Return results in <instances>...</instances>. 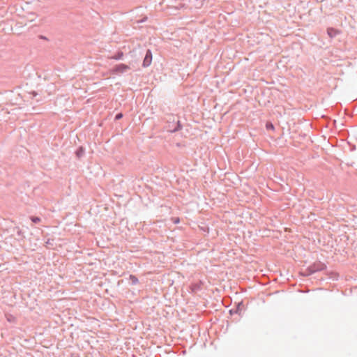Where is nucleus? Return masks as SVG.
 I'll return each mask as SVG.
<instances>
[{
  "label": "nucleus",
  "mask_w": 357,
  "mask_h": 357,
  "mask_svg": "<svg viewBox=\"0 0 357 357\" xmlns=\"http://www.w3.org/2000/svg\"><path fill=\"white\" fill-rule=\"evenodd\" d=\"M191 291L192 292H197L202 289V282L200 283H193L190 287Z\"/></svg>",
  "instance_id": "9"
},
{
  "label": "nucleus",
  "mask_w": 357,
  "mask_h": 357,
  "mask_svg": "<svg viewBox=\"0 0 357 357\" xmlns=\"http://www.w3.org/2000/svg\"><path fill=\"white\" fill-rule=\"evenodd\" d=\"M308 267L310 268L311 271H313V273H315L317 272H319V271L325 270L327 266L324 263H323L320 261H318L314 262L313 264L310 265Z\"/></svg>",
  "instance_id": "2"
},
{
  "label": "nucleus",
  "mask_w": 357,
  "mask_h": 357,
  "mask_svg": "<svg viewBox=\"0 0 357 357\" xmlns=\"http://www.w3.org/2000/svg\"><path fill=\"white\" fill-rule=\"evenodd\" d=\"M85 153V149L83 146H79L75 151V155L77 158H81Z\"/></svg>",
  "instance_id": "8"
},
{
  "label": "nucleus",
  "mask_w": 357,
  "mask_h": 357,
  "mask_svg": "<svg viewBox=\"0 0 357 357\" xmlns=\"http://www.w3.org/2000/svg\"><path fill=\"white\" fill-rule=\"evenodd\" d=\"M340 33V31L338 29H336L333 27H328L327 29V34L331 38H335L336 36Z\"/></svg>",
  "instance_id": "6"
},
{
  "label": "nucleus",
  "mask_w": 357,
  "mask_h": 357,
  "mask_svg": "<svg viewBox=\"0 0 357 357\" xmlns=\"http://www.w3.org/2000/svg\"><path fill=\"white\" fill-rule=\"evenodd\" d=\"M167 126L165 128L169 132H176L182 129V125L178 117L174 114H168L166 117Z\"/></svg>",
  "instance_id": "1"
},
{
  "label": "nucleus",
  "mask_w": 357,
  "mask_h": 357,
  "mask_svg": "<svg viewBox=\"0 0 357 357\" xmlns=\"http://www.w3.org/2000/svg\"><path fill=\"white\" fill-rule=\"evenodd\" d=\"M266 127L267 130H274V126L271 123H267Z\"/></svg>",
  "instance_id": "15"
},
{
  "label": "nucleus",
  "mask_w": 357,
  "mask_h": 357,
  "mask_svg": "<svg viewBox=\"0 0 357 357\" xmlns=\"http://www.w3.org/2000/svg\"><path fill=\"white\" fill-rule=\"evenodd\" d=\"M326 275L333 281H337L339 279V274L337 272L328 271L326 273Z\"/></svg>",
  "instance_id": "7"
},
{
  "label": "nucleus",
  "mask_w": 357,
  "mask_h": 357,
  "mask_svg": "<svg viewBox=\"0 0 357 357\" xmlns=\"http://www.w3.org/2000/svg\"><path fill=\"white\" fill-rule=\"evenodd\" d=\"M129 279L131 280V284L132 285H136L139 283L138 278L134 275H130Z\"/></svg>",
  "instance_id": "13"
},
{
  "label": "nucleus",
  "mask_w": 357,
  "mask_h": 357,
  "mask_svg": "<svg viewBox=\"0 0 357 357\" xmlns=\"http://www.w3.org/2000/svg\"><path fill=\"white\" fill-rule=\"evenodd\" d=\"M40 38H43V39H46V38L45 36H41Z\"/></svg>",
  "instance_id": "20"
},
{
  "label": "nucleus",
  "mask_w": 357,
  "mask_h": 357,
  "mask_svg": "<svg viewBox=\"0 0 357 357\" xmlns=\"http://www.w3.org/2000/svg\"><path fill=\"white\" fill-rule=\"evenodd\" d=\"M243 307V302L242 301L238 302L236 303V308H232V309L229 310V312L231 315H233L234 314H240Z\"/></svg>",
  "instance_id": "5"
},
{
  "label": "nucleus",
  "mask_w": 357,
  "mask_h": 357,
  "mask_svg": "<svg viewBox=\"0 0 357 357\" xmlns=\"http://www.w3.org/2000/svg\"><path fill=\"white\" fill-rule=\"evenodd\" d=\"M28 66H25V69H24V73H25V70L27 69Z\"/></svg>",
  "instance_id": "19"
},
{
  "label": "nucleus",
  "mask_w": 357,
  "mask_h": 357,
  "mask_svg": "<svg viewBox=\"0 0 357 357\" xmlns=\"http://www.w3.org/2000/svg\"><path fill=\"white\" fill-rule=\"evenodd\" d=\"M180 222V220L178 218H176V220L174 221V223H178Z\"/></svg>",
  "instance_id": "17"
},
{
  "label": "nucleus",
  "mask_w": 357,
  "mask_h": 357,
  "mask_svg": "<svg viewBox=\"0 0 357 357\" xmlns=\"http://www.w3.org/2000/svg\"><path fill=\"white\" fill-rule=\"evenodd\" d=\"M123 56V53L121 51L117 52L114 55H113L111 59L114 60H121Z\"/></svg>",
  "instance_id": "11"
},
{
  "label": "nucleus",
  "mask_w": 357,
  "mask_h": 357,
  "mask_svg": "<svg viewBox=\"0 0 357 357\" xmlns=\"http://www.w3.org/2000/svg\"><path fill=\"white\" fill-rule=\"evenodd\" d=\"M29 93L33 94L34 96L37 95V93L35 91L29 92Z\"/></svg>",
  "instance_id": "18"
},
{
  "label": "nucleus",
  "mask_w": 357,
  "mask_h": 357,
  "mask_svg": "<svg viewBox=\"0 0 357 357\" xmlns=\"http://www.w3.org/2000/svg\"><path fill=\"white\" fill-rule=\"evenodd\" d=\"M130 69V66L124 64V63H119L114 66L112 71L114 74H120L126 73L127 70Z\"/></svg>",
  "instance_id": "3"
},
{
  "label": "nucleus",
  "mask_w": 357,
  "mask_h": 357,
  "mask_svg": "<svg viewBox=\"0 0 357 357\" xmlns=\"http://www.w3.org/2000/svg\"><path fill=\"white\" fill-rule=\"evenodd\" d=\"M123 114L122 113H117L115 116V120H119L121 119L122 117H123Z\"/></svg>",
  "instance_id": "16"
},
{
  "label": "nucleus",
  "mask_w": 357,
  "mask_h": 357,
  "mask_svg": "<svg viewBox=\"0 0 357 357\" xmlns=\"http://www.w3.org/2000/svg\"><path fill=\"white\" fill-rule=\"evenodd\" d=\"M36 17V14L34 13H28L27 15H24V18H26L27 20L32 22L34 20Z\"/></svg>",
  "instance_id": "12"
},
{
  "label": "nucleus",
  "mask_w": 357,
  "mask_h": 357,
  "mask_svg": "<svg viewBox=\"0 0 357 357\" xmlns=\"http://www.w3.org/2000/svg\"><path fill=\"white\" fill-rule=\"evenodd\" d=\"M300 274L303 277H308L313 273V271H311L309 267L306 268L305 270L301 271Z\"/></svg>",
  "instance_id": "10"
},
{
  "label": "nucleus",
  "mask_w": 357,
  "mask_h": 357,
  "mask_svg": "<svg viewBox=\"0 0 357 357\" xmlns=\"http://www.w3.org/2000/svg\"><path fill=\"white\" fill-rule=\"evenodd\" d=\"M29 220L34 224H37L40 222V218L37 216H30Z\"/></svg>",
  "instance_id": "14"
},
{
  "label": "nucleus",
  "mask_w": 357,
  "mask_h": 357,
  "mask_svg": "<svg viewBox=\"0 0 357 357\" xmlns=\"http://www.w3.org/2000/svg\"><path fill=\"white\" fill-rule=\"evenodd\" d=\"M152 62V52L150 50L146 51V54L142 62V66L144 68L149 67Z\"/></svg>",
  "instance_id": "4"
}]
</instances>
